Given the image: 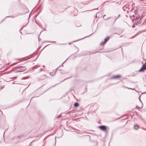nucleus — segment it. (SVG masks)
I'll list each match as a JSON object with an SVG mask.
<instances>
[{
    "instance_id": "12",
    "label": "nucleus",
    "mask_w": 146,
    "mask_h": 146,
    "mask_svg": "<svg viewBox=\"0 0 146 146\" xmlns=\"http://www.w3.org/2000/svg\"><path fill=\"white\" fill-rule=\"evenodd\" d=\"M125 88H127L129 89H131V90H134V89H135V88H128L127 87H125Z\"/></svg>"
},
{
    "instance_id": "6",
    "label": "nucleus",
    "mask_w": 146,
    "mask_h": 146,
    "mask_svg": "<svg viewBox=\"0 0 146 146\" xmlns=\"http://www.w3.org/2000/svg\"><path fill=\"white\" fill-rule=\"evenodd\" d=\"M109 39L110 37L109 36H108L106 38L104 39V41L106 43L108 40Z\"/></svg>"
},
{
    "instance_id": "9",
    "label": "nucleus",
    "mask_w": 146,
    "mask_h": 146,
    "mask_svg": "<svg viewBox=\"0 0 146 146\" xmlns=\"http://www.w3.org/2000/svg\"><path fill=\"white\" fill-rule=\"evenodd\" d=\"M42 79H44L47 78V76L45 75H44L42 76Z\"/></svg>"
},
{
    "instance_id": "14",
    "label": "nucleus",
    "mask_w": 146,
    "mask_h": 146,
    "mask_svg": "<svg viewBox=\"0 0 146 146\" xmlns=\"http://www.w3.org/2000/svg\"><path fill=\"white\" fill-rule=\"evenodd\" d=\"M142 106H143V104H142ZM142 106H141V107H138V106H136V107L137 108V107H138V108H142Z\"/></svg>"
},
{
    "instance_id": "19",
    "label": "nucleus",
    "mask_w": 146,
    "mask_h": 146,
    "mask_svg": "<svg viewBox=\"0 0 146 146\" xmlns=\"http://www.w3.org/2000/svg\"><path fill=\"white\" fill-rule=\"evenodd\" d=\"M55 86V85H54V86H53L52 87H54V86Z\"/></svg>"
},
{
    "instance_id": "10",
    "label": "nucleus",
    "mask_w": 146,
    "mask_h": 146,
    "mask_svg": "<svg viewBox=\"0 0 146 146\" xmlns=\"http://www.w3.org/2000/svg\"><path fill=\"white\" fill-rule=\"evenodd\" d=\"M74 106L75 107H78L79 106V104L78 103H75L74 104Z\"/></svg>"
},
{
    "instance_id": "3",
    "label": "nucleus",
    "mask_w": 146,
    "mask_h": 146,
    "mask_svg": "<svg viewBox=\"0 0 146 146\" xmlns=\"http://www.w3.org/2000/svg\"><path fill=\"white\" fill-rule=\"evenodd\" d=\"M99 128L102 130L103 131H106L107 130L106 127L104 125H101L99 127Z\"/></svg>"
},
{
    "instance_id": "4",
    "label": "nucleus",
    "mask_w": 146,
    "mask_h": 146,
    "mask_svg": "<svg viewBox=\"0 0 146 146\" xmlns=\"http://www.w3.org/2000/svg\"><path fill=\"white\" fill-rule=\"evenodd\" d=\"M121 77V76L120 75H115L113 76L112 77V78L115 79L118 78H120Z\"/></svg>"
},
{
    "instance_id": "1",
    "label": "nucleus",
    "mask_w": 146,
    "mask_h": 146,
    "mask_svg": "<svg viewBox=\"0 0 146 146\" xmlns=\"http://www.w3.org/2000/svg\"><path fill=\"white\" fill-rule=\"evenodd\" d=\"M26 69V67L24 66H19V72L25 71Z\"/></svg>"
},
{
    "instance_id": "16",
    "label": "nucleus",
    "mask_w": 146,
    "mask_h": 146,
    "mask_svg": "<svg viewBox=\"0 0 146 146\" xmlns=\"http://www.w3.org/2000/svg\"><path fill=\"white\" fill-rule=\"evenodd\" d=\"M70 78H71V77H69V78H66V79H64V80H66V79H68Z\"/></svg>"
},
{
    "instance_id": "8",
    "label": "nucleus",
    "mask_w": 146,
    "mask_h": 146,
    "mask_svg": "<svg viewBox=\"0 0 146 146\" xmlns=\"http://www.w3.org/2000/svg\"><path fill=\"white\" fill-rule=\"evenodd\" d=\"M106 43L105 42V41H102L100 43V44L101 46H103Z\"/></svg>"
},
{
    "instance_id": "11",
    "label": "nucleus",
    "mask_w": 146,
    "mask_h": 146,
    "mask_svg": "<svg viewBox=\"0 0 146 146\" xmlns=\"http://www.w3.org/2000/svg\"><path fill=\"white\" fill-rule=\"evenodd\" d=\"M3 115V113L0 110V118L1 117V116H2Z\"/></svg>"
},
{
    "instance_id": "20",
    "label": "nucleus",
    "mask_w": 146,
    "mask_h": 146,
    "mask_svg": "<svg viewBox=\"0 0 146 146\" xmlns=\"http://www.w3.org/2000/svg\"><path fill=\"white\" fill-rule=\"evenodd\" d=\"M13 84H15V82H14V83H13Z\"/></svg>"
},
{
    "instance_id": "15",
    "label": "nucleus",
    "mask_w": 146,
    "mask_h": 146,
    "mask_svg": "<svg viewBox=\"0 0 146 146\" xmlns=\"http://www.w3.org/2000/svg\"><path fill=\"white\" fill-rule=\"evenodd\" d=\"M52 73L50 72V74L51 75V76H54V74H52Z\"/></svg>"
},
{
    "instance_id": "13",
    "label": "nucleus",
    "mask_w": 146,
    "mask_h": 146,
    "mask_svg": "<svg viewBox=\"0 0 146 146\" xmlns=\"http://www.w3.org/2000/svg\"><path fill=\"white\" fill-rule=\"evenodd\" d=\"M61 117V115H59L57 116V118H58Z\"/></svg>"
},
{
    "instance_id": "5",
    "label": "nucleus",
    "mask_w": 146,
    "mask_h": 146,
    "mask_svg": "<svg viewBox=\"0 0 146 146\" xmlns=\"http://www.w3.org/2000/svg\"><path fill=\"white\" fill-rule=\"evenodd\" d=\"M139 128V126L137 125H134V128L135 129H137Z\"/></svg>"
},
{
    "instance_id": "18",
    "label": "nucleus",
    "mask_w": 146,
    "mask_h": 146,
    "mask_svg": "<svg viewBox=\"0 0 146 146\" xmlns=\"http://www.w3.org/2000/svg\"><path fill=\"white\" fill-rule=\"evenodd\" d=\"M132 27H134V25H132Z\"/></svg>"
},
{
    "instance_id": "2",
    "label": "nucleus",
    "mask_w": 146,
    "mask_h": 146,
    "mask_svg": "<svg viewBox=\"0 0 146 146\" xmlns=\"http://www.w3.org/2000/svg\"><path fill=\"white\" fill-rule=\"evenodd\" d=\"M146 68V62L144 64H143L141 68L139 70V72H142L143 70H145Z\"/></svg>"
},
{
    "instance_id": "21",
    "label": "nucleus",
    "mask_w": 146,
    "mask_h": 146,
    "mask_svg": "<svg viewBox=\"0 0 146 146\" xmlns=\"http://www.w3.org/2000/svg\"><path fill=\"white\" fill-rule=\"evenodd\" d=\"M139 100H140V101L141 102V100H140V99Z\"/></svg>"
},
{
    "instance_id": "7",
    "label": "nucleus",
    "mask_w": 146,
    "mask_h": 146,
    "mask_svg": "<svg viewBox=\"0 0 146 146\" xmlns=\"http://www.w3.org/2000/svg\"><path fill=\"white\" fill-rule=\"evenodd\" d=\"M144 31H139L133 37V38H134V37H135L136 36H137V35H138L139 34H140V33H141L142 32H143Z\"/></svg>"
},
{
    "instance_id": "17",
    "label": "nucleus",
    "mask_w": 146,
    "mask_h": 146,
    "mask_svg": "<svg viewBox=\"0 0 146 146\" xmlns=\"http://www.w3.org/2000/svg\"><path fill=\"white\" fill-rule=\"evenodd\" d=\"M48 42H52V41H49Z\"/></svg>"
}]
</instances>
